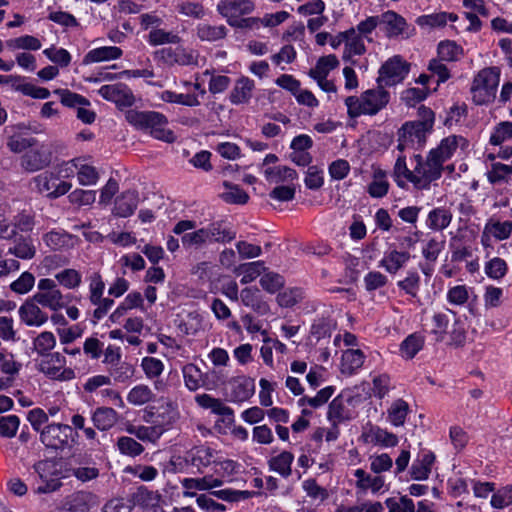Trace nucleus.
<instances>
[{
	"instance_id": "nucleus-1",
	"label": "nucleus",
	"mask_w": 512,
	"mask_h": 512,
	"mask_svg": "<svg viewBox=\"0 0 512 512\" xmlns=\"http://www.w3.org/2000/svg\"><path fill=\"white\" fill-rule=\"evenodd\" d=\"M126 120L139 130L150 133L152 137L167 143H173L176 136L167 129L168 120L165 115L156 111H138L130 109L125 113Z\"/></svg>"
},
{
	"instance_id": "nucleus-2",
	"label": "nucleus",
	"mask_w": 512,
	"mask_h": 512,
	"mask_svg": "<svg viewBox=\"0 0 512 512\" xmlns=\"http://www.w3.org/2000/svg\"><path fill=\"white\" fill-rule=\"evenodd\" d=\"M468 147V141L457 135H450L440 141L436 148L430 150L426 165L428 167V175L432 180H436L441 176L443 164L455 155H460Z\"/></svg>"
},
{
	"instance_id": "nucleus-3",
	"label": "nucleus",
	"mask_w": 512,
	"mask_h": 512,
	"mask_svg": "<svg viewBox=\"0 0 512 512\" xmlns=\"http://www.w3.org/2000/svg\"><path fill=\"white\" fill-rule=\"evenodd\" d=\"M450 77V73L447 66H429V72L421 74L417 82L424 85L423 88H408L401 94L402 101L410 107L415 106L417 103L426 99L431 90L429 86L435 84L433 91L437 90V87L445 82Z\"/></svg>"
},
{
	"instance_id": "nucleus-4",
	"label": "nucleus",
	"mask_w": 512,
	"mask_h": 512,
	"mask_svg": "<svg viewBox=\"0 0 512 512\" xmlns=\"http://www.w3.org/2000/svg\"><path fill=\"white\" fill-rule=\"evenodd\" d=\"M413 170L408 169L405 156H398L394 166V176L400 187H405L407 183H412L416 188H426L432 180L428 175V167L423 162L420 155H415L412 159Z\"/></svg>"
},
{
	"instance_id": "nucleus-5",
	"label": "nucleus",
	"mask_w": 512,
	"mask_h": 512,
	"mask_svg": "<svg viewBox=\"0 0 512 512\" xmlns=\"http://www.w3.org/2000/svg\"><path fill=\"white\" fill-rule=\"evenodd\" d=\"M500 70L497 66L482 69L474 78L471 86V94L474 103L486 105L491 103L499 85Z\"/></svg>"
},
{
	"instance_id": "nucleus-6",
	"label": "nucleus",
	"mask_w": 512,
	"mask_h": 512,
	"mask_svg": "<svg viewBox=\"0 0 512 512\" xmlns=\"http://www.w3.org/2000/svg\"><path fill=\"white\" fill-rule=\"evenodd\" d=\"M380 29L389 39L407 40L416 34L413 25L395 11L388 10L380 15Z\"/></svg>"
},
{
	"instance_id": "nucleus-7",
	"label": "nucleus",
	"mask_w": 512,
	"mask_h": 512,
	"mask_svg": "<svg viewBox=\"0 0 512 512\" xmlns=\"http://www.w3.org/2000/svg\"><path fill=\"white\" fill-rule=\"evenodd\" d=\"M33 469L43 482L35 490L37 494H47L57 491L62 483L60 482V471L58 469V462L55 459L48 458L35 462Z\"/></svg>"
},
{
	"instance_id": "nucleus-8",
	"label": "nucleus",
	"mask_w": 512,
	"mask_h": 512,
	"mask_svg": "<svg viewBox=\"0 0 512 512\" xmlns=\"http://www.w3.org/2000/svg\"><path fill=\"white\" fill-rule=\"evenodd\" d=\"M38 291L33 295V301L52 311H58L65 307V296L58 289L55 280L42 278L38 281Z\"/></svg>"
},
{
	"instance_id": "nucleus-9",
	"label": "nucleus",
	"mask_w": 512,
	"mask_h": 512,
	"mask_svg": "<svg viewBox=\"0 0 512 512\" xmlns=\"http://www.w3.org/2000/svg\"><path fill=\"white\" fill-rule=\"evenodd\" d=\"M38 193L47 198L56 199L65 195L72 187L69 182L60 179V176L52 171H45L32 179Z\"/></svg>"
},
{
	"instance_id": "nucleus-10",
	"label": "nucleus",
	"mask_w": 512,
	"mask_h": 512,
	"mask_svg": "<svg viewBox=\"0 0 512 512\" xmlns=\"http://www.w3.org/2000/svg\"><path fill=\"white\" fill-rule=\"evenodd\" d=\"M72 435V427L68 424L52 423L43 427L40 431V441L48 449L64 450L70 447L69 439Z\"/></svg>"
},
{
	"instance_id": "nucleus-11",
	"label": "nucleus",
	"mask_w": 512,
	"mask_h": 512,
	"mask_svg": "<svg viewBox=\"0 0 512 512\" xmlns=\"http://www.w3.org/2000/svg\"><path fill=\"white\" fill-rule=\"evenodd\" d=\"M430 131L416 122L405 123L398 131L397 149L403 152L407 149H420L424 146Z\"/></svg>"
},
{
	"instance_id": "nucleus-12",
	"label": "nucleus",
	"mask_w": 512,
	"mask_h": 512,
	"mask_svg": "<svg viewBox=\"0 0 512 512\" xmlns=\"http://www.w3.org/2000/svg\"><path fill=\"white\" fill-rule=\"evenodd\" d=\"M256 9L254 0H219L216 11L232 26L241 17L252 14Z\"/></svg>"
},
{
	"instance_id": "nucleus-13",
	"label": "nucleus",
	"mask_w": 512,
	"mask_h": 512,
	"mask_svg": "<svg viewBox=\"0 0 512 512\" xmlns=\"http://www.w3.org/2000/svg\"><path fill=\"white\" fill-rule=\"evenodd\" d=\"M66 359L59 352L50 353L38 364V369L51 379L57 380H70L73 379L75 374L70 368H64Z\"/></svg>"
},
{
	"instance_id": "nucleus-14",
	"label": "nucleus",
	"mask_w": 512,
	"mask_h": 512,
	"mask_svg": "<svg viewBox=\"0 0 512 512\" xmlns=\"http://www.w3.org/2000/svg\"><path fill=\"white\" fill-rule=\"evenodd\" d=\"M389 101V95L383 89L366 91L354 105V115L358 114L373 115L380 111Z\"/></svg>"
},
{
	"instance_id": "nucleus-15",
	"label": "nucleus",
	"mask_w": 512,
	"mask_h": 512,
	"mask_svg": "<svg viewBox=\"0 0 512 512\" xmlns=\"http://www.w3.org/2000/svg\"><path fill=\"white\" fill-rule=\"evenodd\" d=\"M52 154L41 145L30 149L21 157V167L27 172H36L48 167L51 163Z\"/></svg>"
},
{
	"instance_id": "nucleus-16",
	"label": "nucleus",
	"mask_w": 512,
	"mask_h": 512,
	"mask_svg": "<svg viewBox=\"0 0 512 512\" xmlns=\"http://www.w3.org/2000/svg\"><path fill=\"white\" fill-rule=\"evenodd\" d=\"M99 94L119 108L130 107L135 101L132 91L123 84L104 85L99 89Z\"/></svg>"
},
{
	"instance_id": "nucleus-17",
	"label": "nucleus",
	"mask_w": 512,
	"mask_h": 512,
	"mask_svg": "<svg viewBox=\"0 0 512 512\" xmlns=\"http://www.w3.org/2000/svg\"><path fill=\"white\" fill-rule=\"evenodd\" d=\"M360 440L366 444L384 448L395 447L399 442L395 434L378 426L366 427L360 436Z\"/></svg>"
},
{
	"instance_id": "nucleus-18",
	"label": "nucleus",
	"mask_w": 512,
	"mask_h": 512,
	"mask_svg": "<svg viewBox=\"0 0 512 512\" xmlns=\"http://www.w3.org/2000/svg\"><path fill=\"white\" fill-rule=\"evenodd\" d=\"M389 390V377L386 375L376 376L370 382H364L357 387L358 398H369L375 396L383 398Z\"/></svg>"
},
{
	"instance_id": "nucleus-19",
	"label": "nucleus",
	"mask_w": 512,
	"mask_h": 512,
	"mask_svg": "<svg viewBox=\"0 0 512 512\" xmlns=\"http://www.w3.org/2000/svg\"><path fill=\"white\" fill-rule=\"evenodd\" d=\"M20 319L28 326H42L48 320V315L43 312L33 298L25 301L19 308Z\"/></svg>"
},
{
	"instance_id": "nucleus-20",
	"label": "nucleus",
	"mask_w": 512,
	"mask_h": 512,
	"mask_svg": "<svg viewBox=\"0 0 512 512\" xmlns=\"http://www.w3.org/2000/svg\"><path fill=\"white\" fill-rule=\"evenodd\" d=\"M411 255L406 251H399L395 248L386 251L379 262V266L390 274H396L399 270L404 268Z\"/></svg>"
},
{
	"instance_id": "nucleus-21",
	"label": "nucleus",
	"mask_w": 512,
	"mask_h": 512,
	"mask_svg": "<svg viewBox=\"0 0 512 512\" xmlns=\"http://www.w3.org/2000/svg\"><path fill=\"white\" fill-rule=\"evenodd\" d=\"M512 232V222L510 221H495L490 220L486 223L481 237V242L484 246L489 245L490 238L496 240H505L509 238Z\"/></svg>"
},
{
	"instance_id": "nucleus-22",
	"label": "nucleus",
	"mask_w": 512,
	"mask_h": 512,
	"mask_svg": "<svg viewBox=\"0 0 512 512\" xmlns=\"http://www.w3.org/2000/svg\"><path fill=\"white\" fill-rule=\"evenodd\" d=\"M197 404L211 410L212 413L223 416V420L231 423L233 421V410L226 406L220 399L214 398L209 394H199L195 397Z\"/></svg>"
},
{
	"instance_id": "nucleus-23",
	"label": "nucleus",
	"mask_w": 512,
	"mask_h": 512,
	"mask_svg": "<svg viewBox=\"0 0 512 512\" xmlns=\"http://www.w3.org/2000/svg\"><path fill=\"white\" fill-rule=\"evenodd\" d=\"M240 299L243 305L250 307L254 312L259 315H266L270 311V307L264 301L257 288L247 287L241 290Z\"/></svg>"
},
{
	"instance_id": "nucleus-24",
	"label": "nucleus",
	"mask_w": 512,
	"mask_h": 512,
	"mask_svg": "<svg viewBox=\"0 0 512 512\" xmlns=\"http://www.w3.org/2000/svg\"><path fill=\"white\" fill-rule=\"evenodd\" d=\"M138 203L139 196L136 191H125L116 198L113 213L119 217H128L134 213Z\"/></svg>"
},
{
	"instance_id": "nucleus-25",
	"label": "nucleus",
	"mask_w": 512,
	"mask_h": 512,
	"mask_svg": "<svg viewBox=\"0 0 512 512\" xmlns=\"http://www.w3.org/2000/svg\"><path fill=\"white\" fill-rule=\"evenodd\" d=\"M435 461L433 453L426 451L418 455L413 461L410 469L411 478L414 480L422 481L428 479L432 465Z\"/></svg>"
},
{
	"instance_id": "nucleus-26",
	"label": "nucleus",
	"mask_w": 512,
	"mask_h": 512,
	"mask_svg": "<svg viewBox=\"0 0 512 512\" xmlns=\"http://www.w3.org/2000/svg\"><path fill=\"white\" fill-rule=\"evenodd\" d=\"M409 66H381L377 78L378 84L382 86H393L402 82L408 75Z\"/></svg>"
},
{
	"instance_id": "nucleus-27",
	"label": "nucleus",
	"mask_w": 512,
	"mask_h": 512,
	"mask_svg": "<svg viewBox=\"0 0 512 512\" xmlns=\"http://www.w3.org/2000/svg\"><path fill=\"white\" fill-rule=\"evenodd\" d=\"M95 496L90 492L79 491L67 497L64 509L67 512H89Z\"/></svg>"
},
{
	"instance_id": "nucleus-28",
	"label": "nucleus",
	"mask_w": 512,
	"mask_h": 512,
	"mask_svg": "<svg viewBox=\"0 0 512 512\" xmlns=\"http://www.w3.org/2000/svg\"><path fill=\"white\" fill-rule=\"evenodd\" d=\"M350 401L351 396L349 393H342L336 397L329 405L328 418L334 423L348 420L349 409L347 404H349Z\"/></svg>"
},
{
	"instance_id": "nucleus-29",
	"label": "nucleus",
	"mask_w": 512,
	"mask_h": 512,
	"mask_svg": "<svg viewBox=\"0 0 512 512\" xmlns=\"http://www.w3.org/2000/svg\"><path fill=\"white\" fill-rule=\"evenodd\" d=\"M92 422L100 431L111 429L118 421V413L110 407H99L92 414Z\"/></svg>"
},
{
	"instance_id": "nucleus-30",
	"label": "nucleus",
	"mask_w": 512,
	"mask_h": 512,
	"mask_svg": "<svg viewBox=\"0 0 512 512\" xmlns=\"http://www.w3.org/2000/svg\"><path fill=\"white\" fill-rule=\"evenodd\" d=\"M267 270L263 261H254L240 264L235 267L234 273L242 276L240 282L249 284L262 275Z\"/></svg>"
},
{
	"instance_id": "nucleus-31",
	"label": "nucleus",
	"mask_w": 512,
	"mask_h": 512,
	"mask_svg": "<svg viewBox=\"0 0 512 512\" xmlns=\"http://www.w3.org/2000/svg\"><path fill=\"white\" fill-rule=\"evenodd\" d=\"M458 15L450 12H439L428 15H421L416 19V24L420 27L442 28L448 21L455 22Z\"/></svg>"
},
{
	"instance_id": "nucleus-32",
	"label": "nucleus",
	"mask_w": 512,
	"mask_h": 512,
	"mask_svg": "<svg viewBox=\"0 0 512 512\" xmlns=\"http://www.w3.org/2000/svg\"><path fill=\"white\" fill-rule=\"evenodd\" d=\"M122 55V50L116 46H105L89 51L84 59L83 64H91L93 62L116 60Z\"/></svg>"
},
{
	"instance_id": "nucleus-33",
	"label": "nucleus",
	"mask_w": 512,
	"mask_h": 512,
	"mask_svg": "<svg viewBox=\"0 0 512 512\" xmlns=\"http://www.w3.org/2000/svg\"><path fill=\"white\" fill-rule=\"evenodd\" d=\"M425 338L419 333L408 335L400 344L399 353L403 359L410 360L423 348Z\"/></svg>"
},
{
	"instance_id": "nucleus-34",
	"label": "nucleus",
	"mask_w": 512,
	"mask_h": 512,
	"mask_svg": "<svg viewBox=\"0 0 512 512\" xmlns=\"http://www.w3.org/2000/svg\"><path fill=\"white\" fill-rule=\"evenodd\" d=\"M452 215L446 208H435L431 210L426 219V225L434 231L444 230L449 226Z\"/></svg>"
},
{
	"instance_id": "nucleus-35",
	"label": "nucleus",
	"mask_w": 512,
	"mask_h": 512,
	"mask_svg": "<svg viewBox=\"0 0 512 512\" xmlns=\"http://www.w3.org/2000/svg\"><path fill=\"white\" fill-rule=\"evenodd\" d=\"M437 53L440 61L457 62L463 55V48L455 41L444 40L438 44Z\"/></svg>"
},
{
	"instance_id": "nucleus-36",
	"label": "nucleus",
	"mask_w": 512,
	"mask_h": 512,
	"mask_svg": "<svg viewBox=\"0 0 512 512\" xmlns=\"http://www.w3.org/2000/svg\"><path fill=\"white\" fill-rule=\"evenodd\" d=\"M409 413V405L402 399L395 400L387 411L388 422L395 426H403Z\"/></svg>"
},
{
	"instance_id": "nucleus-37",
	"label": "nucleus",
	"mask_w": 512,
	"mask_h": 512,
	"mask_svg": "<svg viewBox=\"0 0 512 512\" xmlns=\"http://www.w3.org/2000/svg\"><path fill=\"white\" fill-rule=\"evenodd\" d=\"M355 476L357 477V487L363 491L369 490L372 493H378L384 488L385 483L382 476H372L363 470H357Z\"/></svg>"
},
{
	"instance_id": "nucleus-38",
	"label": "nucleus",
	"mask_w": 512,
	"mask_h": 512,
	"mask_svg": "<svg viewBox=\"0 0 512 512\" xmlns=\"http://www.w3.org/2000/svg\"><path fill=\"white\" fill-rule=\"evenodd\" d=\"M254 84L247 78L240 79L230 94V100L234 104H242L251 98Z\"/></svg>"
},
{
	"instance_id": "nucleus-39",
	"label": "nucleus",
	"mask_w": 512,
	"mask_h": 512,
	"mask_svg": "<svg viewBox=\"0 0 512 512\" xmlns=\"http://www.w3.org/2000/svg\"><path fill=\"white\" fill-rule=\"evenodd\" d=\"M294 460L292 453L283 451L279 455L271 458L269 466L271 470L278 472L283 477L291 475V464Z\"/></svg>"
},
{
	"instance_id": "nucleus-40",
	"label": "nucleus",
	"mask_w": 512,
	"mask_h": 512,
	"mask_svg": "<svg viewBox=\"0 0 512 512\" xmlns=\"http://www.w3.org/2000/svg\"><path fill=\"white\" fill-rule=\"evenodd\" d=\"M487 178L493 184L508 183L512 179V166L499 162L493 163L487 171Z\"/></svg>"
},
{
	"instance_id": "nucleus-41",
	"label": "nucleus",
	"mask_w": 512,
	"mask_h": 512,
	"mask_svg": "<svg viewBox=\"0 0 512 512\" xmlns=\"http://www.w3.org/2000/svg\"><path fill=\"white\" fill-rule=\"evenodd\" d=\"M223 186L227 191L220 194L221 199L229 204H245L247 203L249 196L248 194L237 185L225 181Z\"/></svg>"
},
{
	"instance_id": "nucleus-42",
	"label": "nucleus",
	"mask_w": 512,
	"mask_h": 512,
	"mask_svg": "<svg viewBox=\"0 0 512 512\" xmlns=\"http://www.w3.org/2000/svg\"><path fill=\"white\" fill-rule=\"evenodd\" d=\"M227 35V28L224 25L212 26L209 24H200L197 27V36L202 41H217Z\"/></svg>"
},
{
	"instance_id": "nucleus-43",
	"label": "nucleus",
	"mask_w": 512,
	"mask_h": 512,
	"mask_svg": "<svg viewBox=\"0 0 512 512\" xmlns=\"http://www.w3.org/2000/svg\"><path fill=\"white\" fill-rule=\"evenodd\" d=\"M512 504V485H506L492 492L490 505L493 509L502 510Z\"/></svg>"
},
{
	"instance_id": "nucleus-44",
	"label": "nucleus",
	"mask_w": 512,
	"mask_h": 512,
	"mask_svg": "<svg viewBox=\"0 0 512 512\" xmlns=\"http://www.w3.org/2000/svg\"><path fill=\"white\" fill-rule=\"evenodd\" d=\"M510 139H512V122L503 121L492 129L489 143L493 146H499Z\"/></svg>"
},
{
	"instance_id": "nucleus-45",
	"label": "nucleus",
	"mask_w": 512,
	"mask_h": 512,
	"mask_svg": "<svg viewBox=\"0 0 512 512\" xmlns=\"http://www.w3.org/2000/svg\"><path fill=\"white\" fill-rule=\"evenodd\" d=\"M205 234L207 236L208 242H230L234 239L235 235L231 234L228 230L223 228L222 224L219 222L212 223L207 227L203 228Z\"/></svg>"
},
{
	"instance_id": "nucleus-46",
	"label": "nucleus",
	"mask_w": 512,
	"mask_h": 512,
	"mask_svg": "<svg viewBox=\"0 0 512 512\" xmlns=\"http://www.w3.org/2000/svg\"><path fill=\"white\" fill-rule=\"evenodd\" d=\"M152 390L143 384L133 387L127 395V400L133 405H144L154 399Z\"/></svg>"
},
{
	"instance_id": "nucleus-47",
	"label": "nucleus",
	"mask_w": 512,
	"mask_h": 512,
	"mask_svg": "<svg viewBox=\"0 0 512 512\" xmlns=\"http://www.w3.org/2000/svg\"><path fill=\"white\" fill-rule=\"evenodd\" d=\"M56 345V338L52 332L44 331L40 333L33 341L34 350L41 356L50 354Z\"/></svg>"
},
{
	"instance_id": "nucleus-48",
	"label": "nucleus",
	"mask_w": 512,
	"mask_h": 512,
	"mask_svg": "<svg viewBox=\"0 0 512 512\" xmlns=\"http://www.w3.org/2000/svg\"><path fill=\"white\" fill-rule=\"evenodd\" d=\"M108 371L114 381L119 383H125L134 375L133 365L125 361H120L117 364L108 367Z\"/></svg>"
},
{
	"instance_id": "nucleus-49",
	"label": "nucleus",
	"mask_w": 512,
	"mask_h": 512,
	"mask_svg": "<svg viewBox=\"0 0 512 512\" xmlns=\"http://www.w3.org/2000/svg\"><path fill=\"white\" fill-rule=\"evenodd\" d=\"M8 252L21 259H31L36 253V249L29 238H19L15 245L9 248Z\"/></svg>"
},
{
	"instance_id": "nucleus-50",
	"label": "nucleus",
	"mask_w": 512,
	"mask_h": 512,
	"mask_svg": "<svg viewBox=\"0 0 512 512\" xmlns=\"http://www.w3.org/2000/svg\"><path fill=\"white\" fill-rule=\"evenodd\" d=\"M386 173L380 169L374 171L373 181L369 185V193L373 197H383L388 192Z\"/></svg>"
},
{
	"instance_id": "nucleus-51",
	"label": "nucleus",
	"mask_w": 512,
	"mask_h": 512,
	"mask_svg": "<svg viewBox=\"0 0 512 512\" xmlns=\"http://www.w3.org/2000/svg\"><path fill=\"white\" fill-rule=\"evenodd\" d=\"M397 285L406 294L416 297L420 289V276L415 270H409L406 277L398 281Z\"/></svg>"
},
{
	"instance_id": "nucleus-52",
	"label": "nucleus",
	"mask_w": 512,
	"mask_h": 512,
	"mask_svg": "<svg viewBox=\"0 0 512 512\" xmlns=\"http://www.w3.org/2000/svg\"><path fill=\"white\" fill-rule=\"evenodd\" d=\"M285 284L284 278L275 272H264L260 278L261 287L268 293L274 294Z\"/></svg>"
},
{
	"instance_id": "nucleus-53",
	"label": "nucleus",
	"mask_w": 512,
	"mask_h": 512,
	"mask_svg": "<svg viewBox=\"0 0 512 512\" xmlns=\"http://www.w3.org/2000/svg\"><path fill=\"white\" fill-rule=\"evenodd\" d=\"M472 289L465 285H456L450 287L447 291V301L456 306L464 305L469 297Z\"/></svg>"
},
{
	"instance_id": "nucleus-54",
	"label": "nucleus",
	"mask_w": 512,
	"mask_h": 512,
	"mask_svg": "<svg viewBox=\"0 0 512 512\" xmlns=\"http://www.w3.org/2000/svg\"><path fill=\"white\" fill-rule=\"evenodd\" d=\"M304 298V292L300 288H291L277 295V303L281 307L290 308L302 301Z\"/></svg>"
},
{
	"instance_id": "nucleus-55",
	"label": "nucleus",
	"mask_w": 512,
	"mask_h": 512,
	"mask_svg": "<svg viewBox=\"0 0 512 512\" xmlns=\"http://www.w3.org/2000/svg\"><path fill=\"white\" fill-rule=\"evenodd\" d=\"M55 281L68 289H74L81 284V274L75 269H64L55 275Z\"/></svg>"
},
{
	"instance_id": "nucleus-56",
	"label": "nucleus",
	"mask_w": 512,
	"mask_h": 512,
	"mask_svg": "<svg viewBox=\"0 0 512 512\" xmlns=\"http://www.w3.org/2000/svg\"><path fill=\"white\" fill-rule=\"evenodd\" d=\"M265 176L270 182H280L286 180H293L296 178V171L287 166H278L275 168H268L265 170Z\"/></svg>"
},
{
	"instance_id": "nucleus-57",
	"label": "nucleus",
	"mask_w": 512,
	"mask_h": 512,
	"mask_svg": "<svg viewBox=\"0 0 512 512\" xmlns=\"http://www.w3.org/2000/svg\"><path fill=\"white\" fill-rule=\"evenodd\" d=\"M148 41L151 45H163L167 43L176 44L180 41V37L163 29H152L148 35Z\"/></svg>"
},
{
	"instance_id": "nucleus-58",
	"label": "nucleus",
	"mask_w": 512,
	"mask_h": 512,
	"mask_svg": "<svg viewBox=\"0 0 512 512\" xmlns=\"http://www.w3.org/2000/svg\"><path fill=\"white\" fill-rule=\"evenodd\" d=\"M385 504L389 512H415L414 503L407 496L388 498Z\"/></svg>"
},
{
	"instance_id": "nucleus-59",
	"label": "nucleus",
	"mask_w": 512,
	"mask_h": 512,
	"mask_svg": "<svg viewBox=\"0 0 512 512\" xmlns=\"http://www.w3.org/2000/svg\"><path fill=\"white\" fill-rule=\"evenodd\" d=\"M54 93L60 96L61 103L67 107L79 108L80 106L89 104L86 98L67 89H57L54 91Z\"/></svg>"
},
{
	"instance_id": "nucleus-60",
	"label": "nucleus",
	"mask_w": 512,
	"mask_h": 512,
	"mask_svg": "<svg viewBox=\"0 0 512 512\" xmlns=\"http://www.w3.org/2000/svg\"><path fill=\"white\" fill-rule=\"evenodd\" d=\"M117 446L122 454L132 457L140 455L144 450V447L135 439L126 436L118 439Z\"/></svg>"
},
{
	"instance_id": "nucleus-61",
	"label": "nucleus",
	"mask_w": 512,
	"mask_h": 512,
	"mask_svg": "<svg viewBox=\"0 0 512 512\" xmlns=\"http://www.w3.org/2000/svg\"><path fill=\"white\" fill-rule=\"evenodd\" d=\"M78 181L83 186L94 185L99 179V174L93 166L79 163L77 170Z\"/></svg>"
},
{
	"instance_id": "nucleus-62",
	"label": "nucleus",
	"mask_w": 512,
	"mask_h": 512,
	"mask_svg": "<svg viewBox=\"0 0 512 512\" xmlns=\"http://www.w3.org/2000/svg\"><path fill=\"white\" fill-rule=\"evenodd\" d=\"M507 272L506 262L498 257H495L488 261L485 265V273L489 278L501 279Z\"/></svg>"
},
{
	"instance_id": "nucleus-63",
	"label": "nucleus",
	"mask_w": 512,
	"mask_h": 512,
	"mask_svg": "<svg viewBox=\"0 0 512 512\" xmlns=\"http://www.w3.org/2000/svg\"><path fill=\"white\" fill-rule=\"evenodd\" d=\"M35 283V277L32 273L23 272L20 277L10 284V289L18 294H25L29 292Z\"/></svg>"
},
{
	"instance_id": "nucleus-64",
	"label": "nucleus",
	"mask_w": 512,
	"mask_h": 512,
	"mask_svg": "<svg viewBox=\"0 0 512 512\" xmlns=\"http://www.w3.org/2000/svg\"><path fill=\"white\" fill-rule=\"evenodd\" d=\"M181 240H182L183 246L188 249L200 248L201 246H203L204 244H206L208 242L207 236H206L203 228L198 229L193 232L185 233L182 236Z\"/></svg>"
}]
</instances>
